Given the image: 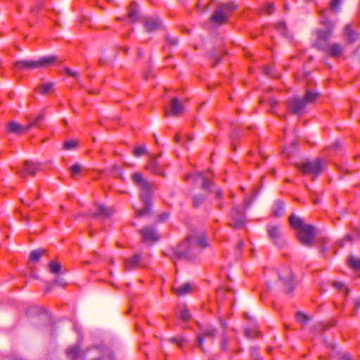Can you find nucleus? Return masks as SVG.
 Returning a JSON list of instances; mask_svg holds the SVG:
<instances>
[{
	"label": "nucleus",
	"mask_w": 360,
	"mask_h": 360,
	"mask_svg": "<svg viewBox=\"0 0 360 360\" xmlns=\"http://www.w3.org/2000/svg\"><path fill=\"white\" fill-rule=\"evenodd\" d=\"M354 239V236L351 233L348 234L345 238H343L342 240H340L338 243V245L339 247H343L345 244V243L347 241H349V242H352Z\"/></svg>",
	"instance_id": "49"
},
{
	"label": "nucleus",
	"mask_w": 360,
	"mask_h": 360,
	"mask_svg": "<svg viewBox=\"0 0 360 360\" xmlns=\"http://www.w3.org/2000/svg\"><path fill=\"white\" fill-rule=\"evenodd\" d=\"M143 155H148V150L145 145L138 146L134 148V155L136 157H141Z\"/></svg>",
	"instance_id": "35"
},
{
	"label": "nucleus",
	"mask_w": 360,
	"mask_h": 360,
	"mask_svg": "<svg viewBox=\"0 0 360 360\" xmlns=\"http://www.w3.org/2000/svg\"><path fill=\"white\" fill-rule=\"evenodd\" d=\"M210 20L217 24H222L227 20V16L221 9H217L210 18Z\"/></svg>",
	"instance_id": "25"
},
{
	"label": "nucleus",
	"mask_w": 360,
	"mask_h": 360,
	"mask_svg": "<svg viewBox=\"0 0 360 360\" xmlns=\"http://www.w3.org/2000/svg\"><path fill=\"white\" fill-rule=\"evenodd\" d=\"M245 135L246 134L245 133V130L243 129V128L242 127L239 126V127H236L233 129L232 132L230 135V139L232 142L233 150H236V146H235L234 143H235V141H236V139L239 136H245Z\"/></svg>",
	"instance_id": "26"
},
{
	"label": "nucleus",
	"mask_w": 360,
	"mask_h": 360,
	"mask_svg": "<svg viewBox=\"0 0 360 360\" xmlns=\"http://www.w3.org/2000/svg\"><path fill=\"white\" fill-rule=\"evenodd\" d=\"M190 179H193L195 181L201 179L202 190L210 193L215 192L216 197L217 198H222V191L213 182L209 181L208 179L204 175L203 172L188 174L186 177V179L188 180Z\"/></svg>",
	"instance_id": "9"
},
{
	"label": "nucleus",
	"mask_w": 360,
	"mask_h": 360,
	"mask_svg": "<svg viewBox=\"0 0 360 360\" xmlns=\"http://www.w3.org/2000/svg\"><path fill=\"white\" fill-rule=\"evenodd\" d=\"M229 346V338L227 335L224 333L221 337V349L223 352H226L228 350Z\"/></svg>",
	"instance_id": "44"
},
{
	"label": "nucleus",
	"mask_w": 360,
	"mask_h": 360,
	"mask_svg": "<svg viewBox=\"0 0 360 360\" xmlns=\"http://www.w3.org/2000/svg\"><path fill=\"white\" fill-rule=\"evenodd\" d=\"M39 10L37 6H34V7H32L30 10V12L34 15V17L37 18L38 15H39Z\"/></svg>",
	"instance_id": "57"
},
{
	"label": "nucleus",
	"mask_w": 360,
	"mask_h": 360,
	"mask_svg": "<svg viewBox=\"0 0 360 360\" xmlns=\"http://www.w3.org/2000/svg\"><path fill=\"white\" fill-rule=\"evenodd\" d=\"M39 168L40 165L39 163L25 161L22 166L17 170V173L22 178H25L27 175L34 176Z\"/></svg>",
	"instance_id": "15"
},
{
	"label": "nucleus",
	"mask_w": 360,
	"mask_h": 360,
	"mask_svg": "<svg viewBox=\"0 0 360 360\" xmlns=\"http://www.w3.org/2000/svg\"><path fill=\"white\" fill-rule=\"evenodd\" d=\"M341 4V0H330V8L334 12H338L340 11V6Z\"/></svg>",
	"instance_id": "43"
},
{
	"label": "nucleus",
	"mask_w": 360,
	"mask_h": 360,
	"mask_svg": "<svg viewBox=\"0 0 360 360\" xmlns=\"http://www.w3.org/2000/svg\"><path fill=\"white\" fill-rule=\"evenodd\" d=\"M206 201V197L202 194H196L193 196L192 203L194 208H199Z\"/></svg>",
	"instance_id": "29"
},
{
	"label": "nucleus",
	"mask_w": 360,
	"mask_h": 360,
	"mask_svg": "<svg viewBox=\"0 0 360 360\" xmlns=\"http://www.w3.org/2000/svg\"><path fill=\"white\" fill-rule=\"evenodd\" d=\"M272 70H273L272 68H271L269 66H266L264 69V72L266 75L272 77L273 76Z\"/></svg>",
	"instance_id": "54"
},
{
	"label": "nucleus",
	"mask_w": 360,
	"mask_h": 360,
	"mask_svg": "<svg viewBox=\"0 0 360 360\" xmlns=\"http://www.w3.org/2000/svg\"><path fill=\"white\" fill-rule=\"evenodd\" d=\"M44 120L43 114H30L27 117L28 124L22 125L15 121H11L8 124L7 129L11 133L21 135L29 131L32 127H41Z\"/></svg>",
	"instance_id": "7"
},
{
	"label": "nucleus",
	"mask_w": 360,
	"mask_h": 360,
	"mask_svg": "<svg viewBox=\"0 0 360 360\" xmlns=\"http://www.w3.org/2000/svg\"><path fill=\"white\" fill-rule=\"evenodd\" d=\"M169 217V214L168 212H163L158 215V221H165Z\"/></svg>",
	"instance_id": "52"
},
{
	"label": "nucleus",
	"mask_w": 360,
	"mask_h": 360,
	"mask_svg": "<svg viewBox=\"0 0 360 360\" xmlns=\"http://www.w3.org/2000/svg\"><path fill=\"white\" fill-rule=\"evenodd\" d=\"M333 285L335 288H338L340 290H343L345 288L344 283L338 282V281L333 282Z\"/></svg>",
	"instance_id": "55"
},
{
	"label": "nucleus",
	"mask_w": 360,
	"mask_h": 360,
	"mask_svg": "<svg viewBox=\"0 0 360 360\" xmlns=\"http://www.w3.org/2000/svg\"><path fill=\"white\" fill-rule=\"evenodd\" d=\"M178 317L184 321L189 320L191 316L188 309L186 307L180 308L178 312Z\"/></svg>",
	"instance_id": "34"
},
{
	"label": "nucleus",
	"mask_w": 360,
	"mask_h": 360,
	"mask_svg": "<svg viewBox=\"0 0 360 360\" xmlns=\"http://www.w3.org/2000/svg\"><path fill=\"white\" fill-rule=\"evenodd\" d=\"M111 173L115 176L122 179L123 172L117 165H114L112 166Z\"/></svg>",
	"instance_id": "45"
},
{
	"label": "nucleus",
	"mask_w": 360,
	"mask_h": 360,
	"mask_svg": "<svg viewBox=\"0 0 360 360\" xmlns=\"http://www.w3.org/2000/svg\"><path fill=\"white\" fill-rule=\"evenodd\" d=\"M297 144L298 143L296 141H294L292 142L290 146L283 149V153L286 154L287 155H290V154L295 153L297 149Z\"/></svg>",
	"instance_id": "37"
},
{
	"label": "nucleus",
	"mask_w": 360,
	"mask_h": 360,
	"mask_svg": "<svg viewBox=\"0 0 360 360\" xmlns=\"http://www.w3.org/2000/svg\"><path fill=\"white\" fill-rule=\"evenodd\" d=\"M141 259V253L136 252L131 257L124 259V269L127 271H131L134 268L139 266Z\"/></svg>",
	"instance_id": "20"
},
{
	"label": "nucleus",
	"mask_w": 360,
	"mask_h": 360,
	"mask_svg": "<svg viewBox=\"0 0 360 360\" xmlns=\"http://www.w3.org/2000/svg\"><path fill=\"white\" fill-rule=\"evenodd\" d=\"M296 319L298 321L302 323H306L308 322L309 321V319H308V316L301 312H297L296 314Z\"/></svg>",
	"instance_id": "48"
},
{
	"label": "nucleus",
	"mask_w": 360,
	"mask_h": 360,
	"mask_svg": "<svg viewBox=\"0 0 360 360\" xmlns=\"http://www.w3.org/2000/svg\"><path fill=\"white\" fill-rule=\"evenodd\" d=\"M204 337L203 335H198V345L199 347H200L202 349V345L204 342Z\"/></svg>",
	"instance_id": "56"
},
{
	"label": "nucleus",
	"mask_w": 360,
	"mask_h": 360,
	"mask_svg": "<svg viewBox=\"0 0 360 360\" xmlns=\"http://www.w3.org/2000/svg\"><path fill=\"white\" fill-rule=\"evenodd\" d=\"M44 252L45 251L42 249L32 250L30 254V261L32 262H37Z\"/></svg>",
	"instance_id": "30"
},
{
	"label": "nucleus",
	"mask_w": 360,
	"mask_h": 360,
	"mask_svg": "<svg viewBox=\"0 0 360 360\" xmlns=\"http://www.w3.org/2000/svg\"><path fill=\"white\" fill-rule=\"evenodd\" d=\"M217 329L214 327H209L202 331V335L205 337L214 338L217 335Z\"/></svg>",
	"instance_id": "39"
},
{
	"label": "nucleus",
	"mask_w": 360,
	"mask_h": 360,
	"mask_svg": "<svg viewBox=\"0 0 360 360\" xmlns=\"http://www.w3.org/2000/svg\"><path fill=\"white\" fill-rule=\"evenodd\" d=\"M232 221L229 223L231 226L236 229L243 228L246 222L245 211L239 206H234L231 211Z\"/></svg>",
	"instance_id": "13"
},
{
	"label": "nucleus",
	"mask_w": 360,
	"mask_h": 360,
	"mask_svg": "<svg viewBox=\"0 0 360 360\" xmlns=\"http://www.w3.org/2000/svg\"><path fill=\"white\" fill-rule=\"evenodd\" d=\"M289 222L292 228L297 230L300 240L304 245H310L315 236V229L312 225L306 224L302 219L292 214L289 217Z\"/></svg>",
	"instance_id": "3"
},
{
	"label": "nucleus",
	"mask_w": 360,
	"mask_h": 360,
	"mask_svg": "<svg viewBox=\"0 0 360 360\" xmlns=\"http://www.w3.org/2000/svg\"><path fill=\"white\" fill-rule=\"evenodd\" d=\"M349 265L354 270H360V258H356L354 256L351 255L348 257Z\"/></svg>",
	"instance_id": "32"
},
{
	"label": "nucleus",
	"mask_w": 360,
	"mask_h": 360,
	"mask_svg": "<svg viewBox=\"0 0 360 360\" xmlns=\"http://www.w3.org/2000/svg\"><path fill=\"white\" fill-rule=\"evenodd\" d=\"M326 13V10L319 12L321 17V24L325 27L324 29L317 30V39L314 45L319 50L326 48L328 41L330 39L334 30V23L328 18Z\"/></svg>",
	"instance_id": "5"
},
{
	"label": "nucleus",
	"mask_w": 360,
	"mask_h": 360,
	"mask_svg": "<svg viewBox=\"0 0 360 360\" xmlns=\"http://www.w3.org/2000/svg\"><path fill=\"white\" fill-rule=\"evenodd\" d=\"M77 143L75 141L70 140L67 141L64 143L63 149L66 150H70L77 148Z\"/></svg>",
	"instance_id": "42"
},
{
	"label": "nucleus",
	"mask_w": 360,
	"mask_h": 360,
	"mask_svg": "<svg viewBox=\"0 0 360 360\" xmlns=\"http://www.w3.org/2000/svg\"><path fill=\"white\" fill-rule=\"evenodd\" d=\"M70 170L72 178L75 179L76 175L79 174L81 172V166L79 164L75 163L70 167Z\"/></svg>",
	"instance_id": "41"
},
{
	"label": "nucleus",
	"mask_w": 360,
	"mask_h": 360,
	"mask_svg": "<svg viewBox=\"0 0 360 360\" xmlns=\"http://www.w3.org/2000/svg\"><path fill=\"white\" fill-rule=\"evenodd\" d=\"M321 51L326 52L333 58H339L344 51V47L338 43L328 44L326 49H321Z\"/></svg>",
	"instance_id": "19"
},
{
	"label": "nucleus",
	"mask_w": 360,
	"mask_h": 360,
	"mask_svg": "<svg viewBox=\"0 0 360 360\" xmlns=\"http://www.w3.org/2000/svg\"><path fill=\"white\" fill-rule=\"evenodd\" d=\"M21 202L27 207H30L32 205L31 200H25L24 199H20Z\"/></svg>",
	"instance_id": "62"
},
{
	"label": "nucleus",
	"mask_w": 360,
	"mask_h": 360,
	"mask_svg": "<svg viewBox=\"0 0 360 360\" xmlns=\"http://www.w3.org/2000/svg\"><path fill=\"white\" fill-rule=\"evenodd\" d=\"M285 213V205L281 200L274 201L271 207V215L274 217H281Z\"/></svg>",
	"instance_id": "23"
},
{
	"label": "nucleus",
	"mask_w": 360,
	"mask_h": 360,
	"mask_svg": "<svg viewBox=\"0 0 360 360\" xmlns=\"http://www.w3.org/2000/svg\"><path fill=\"white\" fill-rule=\"evenodd\" d=\"M267 232L269 238L276 246L282 248L286 245L281 225L269 224L267 226Z\"/></svg>",
	"instance_id": "12"
},
{
	"label": "nucleus",
	"mask_w": 360,
	"mask_h": 360,
	"mask_svg": "<svg viewBox=\"0 0 360 360\" xmlns=\"http://www.w3.org/2000/svg\"><path fill=\"white\" fill-rule=\"evenodd\" d=\"M55 84L53 82H49L39 85L36 89L35 91H39L42 95H46L50 93L53 89Z\"/></svg>",
	"instance_id": "27"
},
{
	"label": "nucleus",
	"mask_w": 360,
	"mask_h": 360,
	"mask_svg": "<svg viewBox=\"0 0 360 360\" xmlns=\"http://www.w3.org/2000/svg\"><path fill=\"white\" fill-rule=\"evenodd\" d=\"M139 233L142 235L143 242H156L159 240V235L153 226H145L139 230Z\"/></svg>",
	"instance_id": "17"
},
{
	"label": "nucleus",
	"mask_w": 360,
	"mask_h": 360,
	"mask_svg": "<svg viewBox=\"0 0 360 360\" xmlns=\"http://www.w3.org/2000/svg\"><path fill=\"white\" fill-rule=\"evenodd\" d=\"M226 54H227L226 51L217 47H213L208 50L206 53V57L209 60H213L211 68H214L219 65L221 62V57Z\"/></svg>",
	"instance_id": "16"
},
{
	"label": "nucleus",
	"mask_w": 360,
	"mask_h": 360,
	"mask_svg": "<svg viewBox=\"0 0 360 360\" xmlns=\"http://www.w3.org/2000/svg\"><path fill=\"white\" fill-rule=\"evenodd\" d=\"M258 352V348L257 347H253L251 348V354L253 356H255Z\"/></svg>",
	"instance_id": "63"
},
{
	"label": "nucleus",
	"mask_w": 360,
	"mask_h": 360,
	"mask_svg": "<svg viewBox=\"0 0 360 360\" xmlns=\"http://www.w3.org/2000/svg\"><path fill=\"white\" fill-rule=\"evenodd\" d=\"M191 290V285L188 283H184L179 288L174 290L175 292L180 296H183L188 293Z\"/></svg>",
	"instance_id": "31"
},
{
	"label": "nucleus",
	"mask_w": 360,
	"mask_h": 360,
	"mask_svg": "<svg viewBox=\"0 0 360 360\" xmlns=\"http://www.w3.org/2000/svg\"><path fill=\"white\" fill-rule=\"evenodd\" d=\"M64 71L68 76L75 78L77 83L80 84L81 87L83 86L82 84H80L79 74L77 72L73 71L69 68H65Z\"/></svg>",
	"instance_id": "36"
},
{
	"label": "nucleus",
	"mask_w": 360,
	"mask_h": 360,
	"mask_svg": "<svg viewBox=\"0 0 360 360\" xmlns=\"http://www.w3.org/2000/svg\"><path fill=\"white\" fill-rule=\"evenodd\" d=\"M280 281L283 283V290L285 293L292 292L295 288V276L292 270L288 266H283L278 271Z\"/></svg>",
	"instance_id": "10"
},
{
	"label": "nucleus",
	"mask_w": 360,
	"mask_h": 360,
	"mask_svg": "<svg viewBox=\"0 0 360 360\" xmlns=\"http://www.w3.org/2000/svg\"><path fill=\"white\" fill-rule=\"evenodd\" d=\"M39 9H41L44 7V0H38L37 4L35 5Z\"/></svg>",
	"instance_id": "60"
},
{
	"label": "nucleus",
	"mask_w": 360,
	"mask_h": 360,
	"mask_svg": "<svg viewBox=\"0 0 360 360\" xmlns=\"http://www.w3.org/2000/svg\"><path fill=\"white\" fill-rule=\"evenodd\" d=\"M132 181L141 189L140 199L143 205V208L136 210L137 217H149L151 214L153 184L146 179L143 178V174L139 172L134 173L131 176Z\"/></svg>",
	"instance_id": "2"
},
{
	"label": "nucleus",
	"mask_w": 360,
	"mask_h": 360,
	"mask_svg": "<svg viewBox=\"0 0 360 360\" xmlns=\"http://www.w3.org/2000/svg\"><path fill=\"white\" fill-rule=\"evenodd\" d=\"M171 112H182L184 106L177 97H174L171 101Z\"/></svg>",
	"instance_id": "28"
},
{
	"label": "nucleus",
	"mask_w": 360,
	"mask_h": 360,
	"mask_svg": "<svg viewBox=\"0 0 360 360\" xmlns=\"http://www.w3.org/2000/svg\"><path fill=\"white\" fill-rule=\"evenodd\" d=\"M137 56L139 58H141L143 56V51L141 48H138L137 49Z\"/></svg>",
	"instance_id": "64"
},
{
	"label": "nucleus",
	"mask_w": 360,
	"mask_h": 360,
	"mask_svg": "<svg viewBox=\"0 0 360 360\" xmlns=\"http://www.w3.org/2000/svg\"><path fill=\"white\" fill-rule=\"evenodd\" d=\"M320 93L307 90L303 96H296L289 101V107L292 112H299L314 104L320 96Z\"/></svg>",
	"instance_id": "6"
},
{
	"label": "nucleus",
	"mask_w": 360,
	"mask_h": 360,
	"mask_svg": "<svg viewBox=\"0 0 360 360\" xmlns=\"http://www.w3.org/2000/svg\"><path fill=\"white\" fill-rule=\"evenodd\" d=\"M143 24L146 30L148 32L164 28L161 18L157 15L143 17Z\"/></svg>",
	"instance_id": "14"
},
{
	"label": "nucleus",
	"mask_w": 360,
	"mask_h": 360,
	"mask_svg": "<svg viewBox=\"0 0 360 360\" xmlns=\"http://www.w3.org/2000/svg\"><path fill=\"white\" fill-rule=\"evenodd\" d=\"M169 342L176 344L179 347H182L183 344L186 342L184 338L173 337L169 338Z\"/></svg>",
	"instance_id": "47"
},
{
	"label": "nucleus",
	"mask_w": 360,
	"mask_h": 360,
	"mask_svg": "<svg viewBox=\"0 0 360 360\" xmlns=\"http://www.w3.org/2000/svg\"><path fill=\"white\" fill-rule=\"evenodd\" d=\"M340 360H353V359L352 358V356L349 354L345 353L343 355H342Z\"/></svg>",
	"instance_id": "59"
},
{
	"label": "nucleus",
	"mask_w": 360,
	"mask_h": 360,
	"mask_svg": "<svg viewBox=\"0 0 360 360\" xmlns=\"http://www.w3.org/2000/svg\"><path fill=\"white\" fill-rule=\"evenodd\" d=\"M342 143L340 140H336L332 145V148L335 150H339L342 148Z\"/></svg>",
	"instance_id": "51"
},
{
	"label": "nucleus",
	"mask_w": 360,
	"mask_h": 360,
	"mask_svg": "<svg viewBox=\"0 0 360 360\" xmlns=\"http://www.w3.org/2000/svg\"><path fill=\"white\" fill-rule=\"evenodd\" d=\"M74 330L77 332L78 335V340L77 342L73 345H71L66 349V355L68 358L70 360H79L84 357V354L82 350V332L79 326L74 323L73 325Z\"/></svg>",
	"instance_id": "11"
},
{
	"label": "nucleus",
	"mask_w": 360,
	"mask_h": 360,
	"mask_svg": "<svg viewBox=\"0 0 360 360\" xmlns=\"http://www.w3.org/2000/svg\"><path fill=\"white\" fill-rule=\"evenodd\" d=\"M96 211L93 214L94 217L108 218L114 213V209L112 207H106L104 205H97Z\"/></svg>",
	"instance_id": "21"
},
{
	"label": "nucleus",
	"mask_w": 360,
	"mask_h": 360,
	"mask_svg": "<svg viewBox=\"0 0 360 360\" xmlns=\"http://www.w3.org/2000/svg\"><path fill=\"white\" fill-rule=\"evenodd\" d=\"M219 323L223 328L226 329L228 327L227 322L225 320H224L222 318L219 319Z\"/></svg>",
	"instance_id": "61"
},
{
	"label": "nucleus",
	"mask_w": 360,
	"mask_h": 360,
	"mask_svg": "<svg viewBox=\"0 0 360 360\" xmlns=\"http://www.w3.org/2000/svg\"><path fill=\"white\" fill-rule=\"evenodd\" d=\"M216 293H217V297L218 300L223 302L226 299H229L226 294V292L222 288L217 289Z\"/></svg>",
	"instance_id": "38"
},
{
	"label": "nucleus",
	"mask_w": 360,
	"mask_h": 360,
	"mask_svg": "<svg viewBox=\"0 0 360 360\" xmlns=\"http://www.w3.org/2000/svg\"><path fill=\"white\" fill-rule=\"evenodd\" d=\"M245 336L248 338H254V331L252 329L247 328L245 330Z\"/></svg>",
	"instance_id": "53"
},
{
	"label": "nucleus",
	"mask_w": 360,
	"mask_h": 360,
	"mask_svg": "<svg viewBox=\"0 0 360 360\" xmlns=\"http://www.w3.org/2000/svg\"><path fill=\"white\" fill-rule=\"evenodd\" d=\"M296 167L304 174H312V180H314L323 170V161L319 158L313 160H307L302 163H297Z\"/></svg>",
	"instance_id": "8"
},
{
	"label": "nucleus",
	"mask_w": 360,
	"mask_h": 360,
	"mask_svg": "<svg viewBox=\"0 0 360 360\" xmlns=\"http://www.w3.org/2000/svg\"><path fill=\"white\" fill-rule=\"evenodd\" d=\"M244 247V243L242 240H240L236 246V252L238 251V253H240L241 250Z\"/></svg>",
	"instance_id": "58"
},
{
	"label": "nucleus",
	"mask_w": 360,
	"mask_h": 360,
	"mask_svg": "<svg viewBox=\"0 0 360 360\" xmlns=\"http://www.w3.org/2000/svg\"><path fill=\"white\" fill-rule=\"evenodd\" d=\"M343 35L348 44H352L359 39V34L355 31L351 24H347L343 30Z\"/></svg>",
	"instance_id": "18"
},
{
	"label": "nucleus",
	"mask_w": 360,
	"mask_h": 360,
	"mask_svg": "<svg viewBox=\"0 0 360 360\" xmlns=\"http://www.w3.org/2000/svg\"><path fill=\"white\" fill-rule=\"evenodd\" d=\"M259 193V191H257L256 189L254 190L252 196L250 199H245L244 201L245 206L247 207L251 205L253 200L256 199V198L258 196Z\"/></svg>",
	"instance_id": "46"
},
{
	"label": "nucleus",
	"mask_w": 360,
	"mask_h": 360,
	"mask_svg": "<svg viewBox=\"0 0 360 360\" xmlns=\"http://www.w3.org/2000/svg\"><path fill=\"white\" fill-rule=\"evenodd\" d=\"M58 60V57L54 55L46 56L37 60H19L14 63V68L18 71L32 70L46 68Z\"/></svg>",
	"instance_id": "4"
},
{
	"label": "nucleus",
	"mask_w": 360,
	"mask_h": 360,
	"mask_svg": "<svg viewBox=\"0 0 360 360\" xmlns=\"http://www.w3.org/2000/svg\"><path fill=\"white\" fill-rule=\"evenodd\" d=\"M276 30L282 35L287 36V27L284 22H281L276 25Z\"/></svg>",
	"instance_id": "40"
},
{
	"label": "nucleus",
	"mask_w": 360,
	"mask_h": 360,
	"mask_svg": "<svg viewBox=\"0 0 360 360\" xmlns=\"http://www.w3.org/2000/svg\"><path fill=\"white\" fill-rule=\"evenodd\" d=\"M146 169L153 174L164 175L162 168L158 161L153 157L150 159L149 162L146 165Z\"/></svg>",
	"instance_id": "22"
},
{
	"label": "nucleus",
	"mask_w": 360,
	"mask_h": 360,
	"mask_svg": "<svg viewBox=\"0 0 360 360\" xmlns=\"http://www.w3.org/2000/svg\"><path fill=\"white\" fill-rule=\"evenodd\" d=\"M166 40L167 41L168 44L172 46H177L179 44L177 38L171 37L169 34L166 35Z\"/></svg>",
	"instance_id": "50"
},
{
	"label": "nucleus",
	"mask_w": 360,
	"mask_h": 360,
	"mask_svg": "<svg viewBox=\"0 0 360 360\" xmlns=\"http://www.w3.org/2000/svg\"><path fill=\"white\" fill-rule=\"evenodd\" d=\"M49 267L50 271L53 274L58 275L60 273L61 264L59 262L51 261L49 264Z\"/></svg>",
	"instance_id": "33"
},
{
	"label": "nucleus",
	"mask_w": 360,
	"mask_h": 360,
	"mask_svg": "<svg viewBox=\"0 0 360 360\" xmlns=\"http://www.w3.org/2000/svg\"><path fill=\"white\" fill-rule=\"evenodd\" d=\"M208 245L206 233L201 230H194L185 241L172 249L171 254L167 255L174 264L176 259L195 262L202 250Z\"/></svg>",
	"instance_id": "1"
},
{
	"label": "nucleus",
	"mask_w": 360,
	"mask_h": 360,
	"mask_svg": "<svg viewBox=\"0 0 360 360\" xmlns=\"http://www.w3.org/2000/svg\"><path fill=\"white\" fill-rule=\"evenodd\" d=\"M128 17L131 22H136L140 18L139 6L136 2L133 1L129 6Z\"/></svg>",
	"instance_id": "24"
}]
</instances>
